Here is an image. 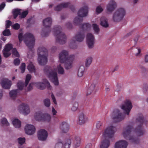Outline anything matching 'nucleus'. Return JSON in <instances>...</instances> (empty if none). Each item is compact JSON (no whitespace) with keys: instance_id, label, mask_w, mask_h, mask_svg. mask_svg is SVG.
Listing matches in <instances>:
<instances>
[{"instance_id":"nucleus-1","label":"nucleus","mask_w":148,"mask_h":148,"mask_svg":"<svg viewBox=\"0 0 148 148\" xmlns=\"http://www.w3.org/2000/svg\"><path fill=\"white\" fill-rule=\"evenodd\" d=\"M44 74L56 86L59 84L57 73L56 69L49 66H46L43 69Z\"/></svg>"},{"instance_id":"nucleus-2","label":"nucleus","mask_w":148,"mask_h":148,"mask_svg":"<svg viewBox=\"0 0 148 148\" xmlns=\"http://www.w3.org/2000/svg\"><path fill=\"white\" fill-rule=\"evenodd\" d=\"M53 32L56 37V42L61 45H63L66 43V37L65 34L62 32L60 26L55 27L53 29Z\"/></svg>"},{"instance_id":"nucleus-3","label":"nucleus","mask_w":148,"mask_h":148,"mask_svg":"<svg viewBox=\"0 0 148 148\" xmlns=\"http://www.w3.org/2000/svg\"><path fill=\"white\" fill-rule=\"evenodd\" d=\"M19 42L21 43L22 40V38L26 45L29 48H32L34 45L35 39L32 34L27 33L23 36V34L20 33L18 35Z\"/></svg>"},{"instance_id":"nucleus-4","label":"nucleus","mask_w":148,"mask_h":148,"mask_svg":"<svg viewBox=\"0 0 148 148\" xmlns=\"http://www.w3.org/2000/svg\"><path fill=\"white\" fill-rule=\"evenodd\" d=\"M145 121L144 117L141 114H139L136 120V124L137 125L135 129V132L136 134L138 136L143 135L145 133V131L143 129L142 125L144 122Z\"/></svg>"},{"instance_id":"nucleus-5","label":"nucleus","mask_w":148,"mask_h":148,"mask_svg":"<svg viewBox=\"0 0 148 148\" xmlns=\"http://www.w3.org/2000/svg\"><path fill=\"white\" fill-rule=\"evenodd\" d=\"M132 127L128 125L125 127L123 130L122 133L123 137L126 138L128 137V139L133 143L138 144L139 143V139L134 138V136H130L132 134Z\"/></svg>"},{"instance_id":"nucleus-6","label":"nucleus","mask_w":148,"mask_h":148,"mask_svg":"<svg viewBox=\"0 0 148 148\" xmlns=\"http://www.w3.org/2000/svg\"><path fill=\"white\" fill-rule=\"evenodd\" d=\"M126 14L125 10L123 8H120L116 10L113 14L112 20L115 23H119L121 21Z\"/></svg>"},{"instance_id":"nucleus-7","label":"nucleus","mask_w":148,"mask_h":148,"mask_svg":"<svg viewBox=\"0 0 148 148\" xmlns=\"http://www.w3.org/2000/svg\"><path fill=\"white\" fill-rule=\"evenodd\" d=\"M125 117L123 114L118 109H115L113 112L111 118L113 121L115 123H118L123 120Z\"/></svg>"},{"instance_id":"nucleus-8","label":"nucleus","mask_w":148,"mask_h":148,"mask_svg":"<svg viewBox=\"0 0 148 148\" xmlns=\"http://www.w3.org/2000/svg\"><path fill=\"white\" fill-rule=\"evenodd\" d=\"M115 127L110 126L107 127L104 130L103 135V138H110L113 137L116 131Z\"/></svg>"},{"instance_id":"nucleus-9","label":"nucleus","mask_w":148,"mask_h":148,"mask_svg":"<svg viewBox=\"0 0 148 148\" xmlns=\"http://www.w3.org/2000/svg\"><path fill=\"white\" fill-rule=\"evenodd\" d=\"M121 107L124 110L125 114L128 115L132 108V105L130 100H126L121 105Z\"/></svg>"},{"instance_id":"nucleus-10","label":"nucleus","mask_w":148,"mask_h":148,"mask_svg":"<svg viewBox=\"0 0 148 148\" xmlns=\"http://www.w3.org/2000/svg\"><path fill=\"white\" fill-rule=\"evenodd\" d=\"M70 55L69 52L66 50H63L59 54L60 62L61 63H64V62L69 59Z\"/></svg>"},{"instance_id":"nucleus-11","label":"nucleus","mask_w":148,"mask_h":148,"mask_svg":"<svg viewBox=\"0 0 148 148\" xmlns=\"http://www.w3.org/2000/svg\"><path fill=\"white\" fill-rule=\"evenodd\" d=\"M17 109L20 113L25 115L29 114L30 112L29 106L23 103L18 106Z\"/></svg>"},{"instance_id":"nucleus-12","label":"nucleus","mask_w":148,"mask_h":148,"mask_svg":"<svg viewBox=\"0 0 148 148\" xmlns=\"http://www.w3.org/2000/svg\"><path fill=\"white\" fill-rule=\"evenodd\" d=\"M86 42L89 49H92L94 47L95 38L94 36L90 33H88L86 35Z\"/></svg>"},{"instance_id":"nucleus-13","label":"nucleus","mask_w":148,"mask_h":148,"mask_svg":"<svg viewBox=\"0 0 148 148\" xmlns=\"http://www.w3.org/2000/svg\"><path fill=\"white\" fill-rule=\"evenodd\" d=\"M88 8L86 5L81 8L78 11L77 13L78 16L80 17L86 16L88 15Z\"/></svg>"},{"instance_id":"nucleus-14","label":"nucleus","mask_w":148,"mask_h":148,"mask_svg":"<svg viewBox=\"0 0 148 148\" xmlns=\"http://www.w3.org/2000/svg\"><path fill=\"white\" fill-rule=\"evenodd\" d=\"M25 130L26 134L32 135L35 132L36 129L34 125L31 124H27L25 126Z\"/></svg>"},{"instance_id":"nucleus-15","label":"nucleus","mask_w":148,"mask_h":148,"mask_svg":"<svg viewBox=\"0 0 148 148\" xmlns=\"http://www.w3.org/2000/svg\"><path fill=\"white\" fill-rule=\"evenodd\" d=\"M75 56L74 55H70L69 59L64 62V67L66 69L68 70L72 67V62Z\"/></svg>"},{"instance_id":"nucleus-16","label":"nucleus","mask_w":148,"mask_h":148,"mask_svg":"<svg viewBox=\"0 0 148 148\" xmlns=\"http://www.w3.org/2000/svg\"><path fill=\"white\" fill-rule=\"evenodd\" d=\"M47 132L45 130H41L38 132V137L39 140H45L47 136Z\"/></svg>"},{"instance_id":"nucleus-17","label":"nucleus","mask_w":148,"mask_h":148,"mask_svg":"<svg viewBox=\"0 0 148 148\" xmlns=\"http://www.w3.org/2000/svg\"><path fill=\"white\" fill-rule=\"evenodd\" d=\"M85 37V35L84 32L80 30L77 33L73 38H74V39L76 41L79 42H81L84 40Z\"/></svg>"},{"instance_id":"nucleus-18","label":"nucleus","mask_w":148,"mask_h":148,"mask_svg":"<svg viewBox=\"0 0 148 148\" xmlns=\"http://www.w3.org/2000/svg\"><path fill=\"white\" fill-rule=\"evenodd\" d=\"M117 7L116 2L114 0H111L107 5V10L109 12H112Z\"/></svg>"},{"instance_id":"nucleus-19","label":"nucleus","mask_w":148,"mask_h":148,"mask_svg":"<svg viewBox=\"0 0 148 148\" xmlns=\"http://www.w3.org/2000/svg\"><path fill=\"white\" fill-rule=\"evenodd\" d=\"M37 54L38 56H48V52L45 47L41 46L38 48Z\"/></svg>"},{"instance_id":"nucleus-20","label":"nucleus","mask_w":148,"mask_h":148,"mask_svg":"<svg viewBox=\"0 0 148 148\" xmlns=\"http://www.w3.org/2000/svg\"><path fill=\"white\" fill-rule=\"evenodd\" d=\"M87 117L83 112L80 113L78 116V123L79 124L82 125L84 124L87 121Z\"/></svg>"},{"instance_id":"nucleus-21","label":"nucleus","mask_w":148,"mask_h":148,"mask_svg":"<svg viewBox=\"0 0 148 148\" xmlns=\"http://www.w3.org/2000/svg\"><path fill=\"white\" fill-rule=\"evenodd\" d=\"M60 129L62 133H66L69 129V126L68 124L65 122H62L60 124Z\"/></svg>"},{"instance_id":"nucleus-22","label":"nucleus","mask_w":148,"mask_h":148,"mask_svg":"<svg viewBox=\"0 0 148 148\" xmlns=\"http://www.w3.org/2000/svg\"><path fill=\"white\" fill-rule=\"evenodd\" d=\"M128 145V143L126 141L120 140L115 143V148H126Z\"/></svg>"},{"instance_id":"nucleus-23","label":"nucleus","mask_w":148,"mask_h":148,"mask_svg":"<svg viewBox=\"0 0 148 148\" xmlns=\"http://www.w3.org/2000/svg\"><path fill=\"white\" fill-rule=\"evenodd\" d=\"M11 81L6 78H3L1 80V84L2 87L5 89L10 88L11 84Z\"/></svg>"},{"instance_id":"nucleus-24","label":"nucleus","mask_w":148,"mask_h":148,"mask_svg":"<svg viewBox=\"0 0 148 148\" xmlns=\"http://www.w3.org/2000/svg\"><path fill=\"white\" fill-rule=\"evenodd\" d=\"M48 56H38V63L41 65H44L47 62V57Z\"/></svg>"},{"instance_id":"nucleus-25","label":"nucleus","mask_w":148,"mask_h":148,"mask_svg":"<svg viewBox=\"0 0 148 148\" xmlns=\"http://www.w3.org/2000/svg\"><path fill=\"white\" fill-rule=\"evenodd\" d=\"M52 18L50 17H47L43 20V25L45 27H50L52 25Z\"/></svg>"},{"instance_id":"nucleus-26","label":"nucleus","mask_w":148,"mask_h":148,"mask_svg":"<svg viewBox=\"0 0 148 148\" xmlns=\"http://www.w3.org/2000/svg\"><path fill=\"white\" fill-rule=\"evenodd\" d=\"M103 138L100 145V148H108L110 145V142L108 138Z\"/></svg>"},{"instance_id":"nucleus-27","label":"nucleus","mask_w":148,"mask_h":148,"mask_svg":"<svg viewBox=\"0 0 148 148\" xmlns=\"http://www.w3.org/2000/svg\"><path fill=\"white\" fill-rule=\"evenodd\" d=\"M100 25L103 27L107 28L109 27L108 19L105 17H102L100 19Z\"/></svg>"},{"instance_id":"nucleus-28","label":"nucleus","mask_w":148,"mask_h":148,"mask_svg":"<svg viewBox=\"0 0 148 148\" xmlns=\"http://www.w3.org/2000/svg\"><path fill=\"white\" fill-rule=\"evenodd\" d=\"M63 143V148H70L71 143V140L69 139H65L61 140Z\"/></svg>"},{"instance_id":"nucleus-29","label":"nucleus","mask_w":148,"mask_h":148,"mask_svg":"<svg viewBox=\"0 0 148 148\" xmlns=\"http://www.w3.org/2000/svg\"><path fill=\"white\" fill-rule=\"evenodd\" d=\"M19 92V90L18 89L12 90L10 91L9 93V95L11 99H15L17 97V94Z\"/></svg>"},{"instance_id":"nucleus-30","label":"nucleus","mask_w":148,"mask_h":148,"mask_svg":"<svg viewBox=\"0 0 148 148\" xmlns=\"http://www.w3.org/2000/svg\"><path fill=\"white\" fill-rule=\"evenodd\" d=\"M43 113L40 112H36L34 116L35 119L37 121H41Z\"/></svg>"},{"instance_id":"nucleus-31","label":"nucleus","mask_w":148,"mask_h":148,"mask_svg":"<svg viewBox=\"0 0 148 148\" xmlns=\"http://www.w3.org/2000/svg\"><path fill=\"white\" fill-rule=\"evenodd\" d=\"M69 46L72 49H75L77 48V45L76 43V40L73 38L69 42Z\"/></svg>"},{"instance_id":"nucleus-32","label":"nucleus","mask_w":148,"mask_h":148,"mask_svg":"<svg viewBox=\"0 0 148 148\" xmlns=\"http://www.w3.org/2000/svg\"><path fill=\"white\" fill-rule=\"evenodd\" d=\"M27 68L31 73H35L36 69L35 66L32 62H30L27 66Z\"/></svg>"},{"instance_id":"nucleus-33","label":"nucleus","mask_w":148,"mask_h":148,"mask_svg":"<svg viewBox=\"0 0 148 148\" xmlns=\"http://www.w3.org/2000/svg\"><path fill=\"white\" fill-rule=\"evenodd\" d=\"M91 27V25L89 23H84L82 26V31H87L89 30Z\"/></svg>"},{"instance_id":"nucleus-34","label":"nucleus","mask_w":148,"mask_h":148,"mask_svg":"<svg viewBox=\"0 0 148 148\" xmlns=\"http://www.w3.org/2000/svg\"><path fill=\"white\" fill-rule=\"evenodd\" d=\"M34 85L37 88L41 90H43L45 88V85L42 82H38L35 83Z\"/></svg>"},{"instance_id":"nucleus-35","label":"nucleus","mask_w":148,"mask_h":148,"mask_svg":"<svg viewBox=\"0 0 148 148\" xmlns=\"http://www.w3.org/2000/svg\"><path fill=\"white\" fill-rule=\"evenodd\" d=\"M85 70V67L84 66L81 65L79 68L77 75L79 77H81L83 75Z\"/></svg>"},{"instance_id":"nucleus-36","label":"nucleus","mask_w":148,"mask_h":148,"mask_svg":"<svg viewBox=\"0 0 148 148\" xmlns=\"http://www.w3.org/2000/svg\"><path fill=\"white\" fill-rule=\"evenodd\" d=\"M95 87V84L94 83L92 84L89 87L87 90L86 93V95H90L94 90Z\"/></svg>"},{"instance_id":"nucleus-37","label":"nucleus","mask_w":148,"mask_h":148,"mask_svg":"<svg viewBox=\"0 0 148 148\" xmlns=\"http://www.w3.org/2000/svg\"><path fill=\"white\" fill-rule=\"evenodd\" d=\"M83 21L82 17H76L74 19V23L75 25H79L81 24Z\"/></svg>"},{"instance_id":"nucleus-38","label":"nucleus","mask_w":148,"mask_h":148,"mask_svg":"<svg viewBox=\"0 0 148 148\" xmlns=\"http://www.w3.org/2000/svg\"><path fill=\"white\" fill-rule=\"evenodd\" d=\"M12 123L14 127L16 128H19L21 127V122L17 119H14L12 121Z\"/></svg>"},{"instance_id":"nucleus-39","label":"nucleus","mask_w":148,"mask_h":148,"mask_svg":"<svg viewBox=\"0 0 148 148\" xmlns=\"http://www.w3.org/2000/svg\"><path fill=\"white\" fill-rule=\"evenodd\" d=\"M51 119L50 115L47 114H44L41 121L49 122Z\"/></svg>"},{"instance_id":"nucleus-40","label":"nucleus","mask_w":148,"mask_h":148,"mask_svg":"<svg viewBox=\"0 0 148 148\" xmlns=\"http://www.w3.org/2000/svg\"><path fill=\"white\" fill-rule=\"evenodd\" d=\"M80 144V138L78 136H76L75 137V140L74 141V144L75 148L79 147Z\"/></svg>"},{"instance_id":"nucleus-41","label":"nucleus","mask_w":148,"mask_h":148,"mask_svg":"<svg viewBox=\"0 0 148 148\" xmlns=\"http://www.w3.org/2000/svg\"><path fill=\"white\" fill-rule=\"evenodd\" d=\"M57 68L58 74L61 75H63L64 74V70L61 64L58 65L57 66Z\"/></svg>"},{"instance_id":"nucleus-42","label":"nucleus","mask_w":148,"mask_h":148,"mask_svg":"<svg viewBox=\"0 0 148 148\" xmlns=\"http://www.w3.org/2000/svg\"><path fill=\"white\" fill-rule=\"evenodd\" d=\"M50 30L47 29H43L41 32V35L42 36L45 37L48 36Z\"/></svg>"},{"instance_id":"nucleus-43","label":"nucleus","mask_w":148,"mask_h":148,"mask_svg":"<svg viewBox=\"0 0 148 148\" xmlns=\"http://www.w3.org/2000/svg\"><path fill=\"white\" fill-rule=\"evenodd\" d=\"M78 103L77 102L75 101L73 102L71 107V110L73 111H75L78 107Z\"/></svg>"},{"instance_id":"nucleus-44","label":"nucleus","mask_w":148,"mask_h":148,"mask_svg":"<svg viewBox=\"0 0 148 148\" xmlns=\"http://www.w3.org/2000/svg\"><path fill=\"white\" fill-rule=\"evenodd\" d=\"M21 10L19 9H16L13 11L14 18L15 19L17 16L18 14H20L21 12L20 11Z\"/></svg>"},{"instance_id":"nucleus-45","label":"nucleus","mask_w":148,"mask_h":148,"mask_svg":"<svg viewBox=\"0 0 148 148\" xmlns=\"http://www.w3.org/2000/svg\"><path fill=\"white\" fill-rule=\"evenodd\" d=\"M17 86L19 90H22L25 86V83L21 81H19L17 84Z\"/></svg>"},{"instance_id":"nucleus-46","label":"nucleus","mask_w":148,"mask_h":148,"mask_svg":"<svg viewBox=\"0 0 148 148\" xmlns=\"http://www.w3.org/2000/svg\"><path fill=\"white\" fill-rule=\"evenodd\" d=\"M92 27L95 32L96 34H98L100 31L99 26L96 24H93Z\"/></svg>"},{"instance_id":"nucleus-47","label":"nucleus","mask_w":148,"mask_h":148,"mask_svg":"<svg viewBox=\"0 0 148 148\" xmlns=\"http://www.w3.org/2000/svg\"><path fill=\"white\" fill-rule=\"evenodd\" d=\"M92 60V58L91 57H89L86 59L85 63V66L86 67H88L90 64Z\"/></svg>"},{"instance_id":"nucleus-48","label":"nucleus","mask_w":148,"mask_h":148,"mask_svg":"<svg viewBox=\"0 0 148 148\" xmlns=\"http://www.w3.org/2000/svg\"><path fill=\"white\" fill-rule=\"evenodd\" d=\"M43 103L44 105L46 107H49L50 106V101L49 99H46L44 100Z\"/></svg>"},{"instance_id":"nucleus-49","label":"nucleus","mask_w":148,"mask_h":148,"mask_svg":"<svg viewBox=\"0 0 148 148\" xmlns=\"http://www.w3.org/2000/svg\"><path fill=\"white\" fill-rule=\"evenodd\" d=\"M54 148H63V143L61 141V140H59L56 144Z\"/></svg>"},{"instance_id":"nucleus-50","label":"nucleus","mask_w":148,"mask_h":148,"mask_svg":"<svg viewBox=\"0 0 148 148\" xmlns=\"http://www.w3.org/2000/svg\"><path fill=\"white\" fill-rule=\"evenodd\" d=\"M31 78V76L29 74H28L26 76V80L25 82V86H26L28 84Z\"/></svg>"},{"instance_id":"nucleus-51","label":"nucleus","mask_w":148,"mask_h":148,"mask_svg":"<svg viewBox=\"0 0 148 148\" xmlns=\"http://www.w3.org/2000/svg\"><path fill=\"white\" fill-rule=\"evenodd\" d=\"M42 82L45 85V84L47 87L49 89H51V86L49 82L46 79H43L42 80Z\"/></svg>"},{"instance_id":"nucleus-52","label":"nucleus","mask_w":148,"mask_h":148,"mask_svg":"<svg viewBox=\"0 0 148 148\" xmlns=\"http://www.w3.org/2000/svg\"><path fill=\"white\" fill-rule=\"evenodd\" d=\"M1 121L2 124L6 126L9 125V123L5 118H2L1 119Z\"/></svg>"},{"instance_id":"nucleus-53","label":"nucleus","mask_w":148,"mask_h":148,"mask_svg":"<svg viewBox=\"0 0 148 148\" xmlns=\"http://www.w3.org/2000/svg\"><path fill=\"white\" fill-rule=\"evenodd\" d=\"M12 53L13 55L15 57H19L20 55L15 48H14L12 50Z\"/></svg>"},{"instance_id":"nucleus-54","label":"nucleus","mask_w":148,"mask_h":148,"mask_svg":"<svg viewBox=\"0 0 148 148\" xmlns=\"http://www.w3.org/2000/svg\"><path fill=\"white\" fill-rule=\"evenodd\" d=\"M17 140L19 144L22 145L25 143V138L24 137H20Z\"/></svg>"},{"instance_id":"nucleus-55","label":"nucleus","mask_w":148,"mask_h":148,"mask_svg":"<svg viewBox=\"0 0 148 148\" xmlns=\"http://www.w3.org/2000/svg\"><path fill=\"white\" fill-rule=\"evenodd\" d=\"M3 35L5 36H8L11 35L10 31L9 29H6L3 32Z\"/></svg>"},{"instance_id":"nucleus-56","label":"nucleus","mask_w":148,"mask_h":148,"mask_svg":"<svg viewBox=\"0 0 148 148\" xmlns=\"http://www.w3.org/2000/svg\"><path fill=\"white\" fill-rule=\"evenodd\" d=\"M28 13V11L27 10H26L23 12L19 16V17L21 18H24L26 17Z\"/></svg>"},{"instance_id":"nucleus-57","label":"nucleus","mask_w":148,"mask_h":148,"mask_svg":"<svg viewBox=\"0 0 148 148\" xmlns=\"http://www.w3.org/2000/svg\"><path fill=\"white\" fill-rule=\"evenodd\" d=\"M13 48L12 45L11 44H7L5 46L4 49L9 52L11 49Z\"/></svg>"},{"instance_id":"nucleus-58","label":"nucleus","mask_w":148,"mask_h":148,"mask_svg":"<svg viewBox=\"0 0 148 148\" xmlns=\"http://www.w3.org/2000/svg\"><path fill=\"white\" fill-rule=\"evenodd\" d=\"M62 7L60 4L56 6L54 8V10L56 11H60L62 10Z\"/></svg>"},{"instance_id":"nucleus-59","label":"nucleus","mask_w":148,"mask_h":148,"mask_svg":"<svg viewBox=\"0 0 148 148\" xmlns=\"http://www.w3.org/2000/svg\"><path fill=\"white\" fill-rule=\"evenodd\" d=\"M25 63H23L22 64L21 66L20 67V68L21 70V73H23L25 70Z\"/></svg>"},{"instance_id":"nucleus-60","label":"nucleus","mask_w":148,"mask_h":148,"mask_svg":"<svg viewBox=\"0 0 148 148\" xmlns=\"http://www.w3.org/2000/svg\"><path fill=\"white\" fill-rule=\"evenodd\" d=\"M3 53L4 56L6 58L8 57L11 54V53L10 52L7 51L4 49V50L3 51Z\"/></svg>"},{"instance_id":"nucleus-61","label":"nucleus","mask_w":148,"mask_h":148,"mask_svg":"<svg viewBox=\"0 0 148 148\" xmlns=\"http://www.w3.org/2000/svg\"><path fill=\"white\" fill-rule=\"evenodd\" d=\"M138 52L137 53V50H135V52L136 53L135 54V56L138 57H140L141 56V54L140 53L141 49L139 48L137 49Z\"/></svg>"},{"instance_id":"nucleus-62","label":"nucleus","mask_w":148,"mask_h":148,"mask_svg":"<svg viewBox=\"0 0 148 148\" xmlns=\"http://www.w3.org/2000/svg\"><path fill=\"white\" fill-rule=\"evenodd\" d=\"M20 63V61L19 58H16L14 61V63L16 66L18 65Z\"/></svg>"},{"instance_id":"nucleus-63","label":"nucleus","mask_w":148,"mask_h":148,"mask_svg":"<svg viewBox=\"0 0 148 148\" xmlns=\"http://www.w3.org/2000/svg\"><path fill=\"white\" fill-rule=\"evenodd\" d=\"M65 26L68 29H71L72 27V25L70 22H67L65 24Z\"/></svg>"},{"instance_id":"nucleus-64","label":"nucleus","mask_w":148,"mask_h":148,"mask_svg":"<svg viewBox=\"0 0 148 148\" xmlns=\"http://www.w3.org/2000/svg\"><path fill=\"white\" fill-rule=\"evenodd\" d=\"M103 10V9L100 6H98L96 8V12L97 14H99Z\"/></svg>"}]
</instances>
